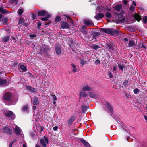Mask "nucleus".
<instances>
[{
  "label": "nucleus",
  "mask_w": 147,
  "mask_h": 147,
  "mask_svg": "<svg viewBox=\"0 0 147 147\" xmlns=\"http://www.w3.org/2000/svg\"><path fill=\"white\" fill-rule=\"evenodd\" d=\"M113 70L114 71H115L116 69V67L115 66H113Z\"/></svg>",
  "instance_id": "obj_51"
},
{
  "label": "nucleus",
  "mask_w": 147,
  "mask_h": 147,
  "mask_svg": "<svg viewBox=\"0 0 147 147\" xmlns=\"http://www.w3.org/2000/svg\"><path fill=\"white\" fill-rule=\"evenodd\" d=\"M7 11L4 9L3 8H0V12L3 14H4L7 12Z\"/></svg>",
  "instance_id": "obj_27"
},
{
  "label": "nucleus",
  "mask_w": 147,
  "mask_h": 147,
  "mask_svg": "<svg viewBox=\"0 0 147 147\" xmlns=\"http://www.w3.org/2000/svg\"><path fill=\"white\" fill-rule=\"evenodd\" d=\"M82 28H85V26H82Z\"/></svg>",
  "instance_id": "obj_63"
},
{
  "label": "nucleus",
  "mask_w": 147,
  "mask_h": 147,
  "mask_svg": "<svg viewBox=\"0 0 147 147\" xmlns=\"http://www.w3.org/2000/svg\"><path fill=\"white\" fill-rule=\"evenodd\" d=\"M39 102L38 100V98L37 97H35L34 98L33 104L34 105H37L39 104Z\"/></svg>",
  "instance_id": "obj_17"
},
{
  "label": "nucleus",
  "mask_w": 147,
  "mask_h": 147,
  "mask_svg": "<svg viewBox=\"0 0 147 147\" xmlns=\"http://www.w3.org/2000/svg\"><path fill=\"white\" fill-rule=\"evenodd\" d=\"M20 68L22 70L21 72H25L27 71L26 66L23 65H19Z\"/></svg>",
  "instance_id": "obj_10"
},
{
  "label": "nucleus",
  "mask_w": 147,
  "mask_h": 147,
  "mask_svg": "<svg viewBox=\"0 0 147 147\" xmlns=\"http://www.w3.org/2000/svg\"><path fill=\"white\" fill-rule=\"evenodd\" d=\"M134 9V7H133V6H131L130 8V9L132 11H133Z\"/></svg>",
  "instance_id": "obj_49"
},
{
  "label": "nucleus",
  "mask_w": 147,
  "mask_h": 147,
  "mask_svg": "<svg viewBox=\"0 0 147 147\" xmlns=\"http://www.w3.org/2000/svg\"><path fill=\"white\" fill-rule=\"evenodd\" d=\"M9 38V37L6 36L4 37L3 39V42H6L8 41Z\"/></svg>",
  "instance_id": "obj_26"
},
{
  "label": "nucleus",
  "mask_w": 147,
  "mask_h": 147,
  "mask_svg": "<svg viewBox=\"0 0 147 147\" xmlns=\"http://www.w3.org/2000/svg\"><path fill=\"white\" fill-rule=\"evenodd\" d=\"M59 128V127L57 126H55L53 128V129L54 131H57Z\"/></svg>",
  "instance_id": "obj_42"
},
{
  "label": "nucleus",
  "mask_w": 147,
  "mask_h": 147,
  "mask_svg": "<svg viewBox=\"0 0 147 147\" xmlns=\"http://www.w3.org/2000/svg\"><path fill=\"white\" fill-rule=\"evenodd\" d=\"M143 21L144 23H146V22L147 21V16H144L143 18Z\"/></svg>",
  "instance_id": "obj_36"
},
{
  "label": "nucleus",
  "mask_w": 147,
  "mask_h": 147,
  "mask_svg": "<svg viewBox=\"0 0 147 147\" xmlns=\"http://www.w3.org/2000/svg\"><path fill=\"white\" fill-rule=\"evenodd\" d=\"M28 105H25L23 107V109L25 112H27L28 110Z\"/></svg>",
  "instance_id": "obj_29"
},
{
  "label": "nucleus",
  "mask_w": 147,
  "mask_h": 147,
  "mask_svg": "<svg viewBox=\"0 0 147 147\" xmlns=\"http://www.w3.org/2000/svg\"><path fill=\"white\" fill-rule=\"evenodd\" d=\"M141 47H143V48H146V47L145 46H144V45H143Z\"/></svg>",
  "instance_id": "obj_60"
},
{
  "label": "nucleus",
  "mask_w": 147,
  "mask_h": 147,
  "mask_svg": "<svg viewBox=\"0 0 147 147\" xmlns=\"http://www.w3.org/2000/svg\"><path fill=\"white\" fill-rule=\"evenodd\" d=\"M113 30L112 29L109 28H103L101 30L102 31L108 34H110L112 35V34H113Z\"/></svg>",
  "instance_id": "obj_3"
},
{
  "label": "nucleus",
  "mask_w": 147,
  "mask_h": 147,
  "mask_svg": "<svg viewBox=\"0 0 147 147\" xmlns=\"http://www.w3.org/2000/svg\"><path fill=\"white\" fill-rule=\"evenodd\" d=\"M11 1H12V2L13 3L14 1H15V0H11Z\"/></svg>",
  "instance_id": "obj_61"
},
{
  "label": "nucleus",
  "mask_w": 147,
  "mask_h": 147,
  "mask_svg": "<svg viewBox=\"0 0 147 147\" xmlns=\"http://www.w3.org/2000/svg\"><path fill=\"white\" fill-rule=\"evenodd\" d=\"M3 131L4 132L8 134H11L12 133V130L9 128L5 127L3 129Z\"/></svg>",
  "instance_id": "obj_5"
},
{
  "label": "nucleus",
  "mask_w": 147,
  "mask_h": 147,
  "mask_svg": "<svg viewBox=\"0 0 147 147\" xmlns=\"http://www.w3.org/2000/svg\"><path fill=\"white\" fill-rule=\"evenodd\" d=\"M128 83L127 81H125L123 82V84L125 86Z\"/></svg>",
  "instance_id": "obj_50"
},
{
  "label": "nucleus",
  "mask_w": 147,
  "mask_h": 147,
  "mask_svg": "<svg viewBox=\"0 0 147 147\" xmlns=\"http://www.w3.org/2000/svg\"><path fill=\"white\" fill-rule=\"evenodd\" d=\"M113 34H112V35L114 36H116L118 35L119 34V32L116 30H113Z\"/></svg>",
  "instance_id": "obj_30"
},
{
  "label": "nucleus",
  "mask_w": 147,
  "mask_h": 147,
  "mask_svg": "<svg viewBox=\"0 0 147 147\" xmlns=\"http://www.w3.org/2000/svg\"><path fill=\"white\" fill-rule=\"evenodd\" d=\"M35 19V15H33V19Z\"/></svg>",
  "instance_id": "obj_58"
},
{
  "label": "nucleus",
  "mask_w": 147,
  "mask_h": 147,
  "mask_svg": "<svg viewBox=\"0 0 147 147\" xmlns=\"http://www.w3.org/2000/svg\"><path fill=\"white\" fill-rule=\"evenodd\" d=\"M12 96V94L9 92H6L4 94L2 97L4 101H9L11 100Z\"/></svg>",
  "instance_id": "obj_1"
},
{
  "label": "nucleus",
  "mask_w": 147,
  "mask_h": 147,
  "mask_svg": "<svg viewBox=\"0 0 147 147\" xmlns=\"http://www.w3.org/2000/svg\"><path fill=\"white\" fill-rule=\"evenodd\" d=\"M2 16L1 14H0V21H1V19L2 18Z\"/></svg>",
  "instance_id": "obj_55"
},
{
  "label": "nucleus",
  "mask_w": 147,
  "mask_h": 147,
  "mask_svg": "<svg viewBox=\"0 0 147 147\" xmlns=\"http://www.w3.org/2000/svg\"><path fill=\"white\" fill-rule=\"evenodd\" d=\"M133 4L135 5V6H136V3L135 2H133Z\"/></svg>",
  "instance_id": "obj_56"
},
{
  "label": "nucleus",
  "mask_w": 147,
  "mask_h": 147,
  "mask_svg": "<svg viewBox=\"0 0 147 147\" xmlns=\"http://www.w3.org/2000/svg\"><path fill=\"white\" fill-rule=\"evenodd\" d=\"M74 120L73 119L71 118L68 120V122L69 123L71 124L73 122Z\"/></svg>",
  "instance_id": "obj_37"
},
{
  "label": "nucleus",
  "mask_w": 147,
  "mask_h": 147,
  "mask_svg": "<svg viewBox=\"0 0 147 147\" xmlns=\"http://www.w3.org/2000/svg\"><path fill=\"white\" fill-rule=\"evenodd\" d=\"M127 97H128V98H129L131 97L130 95H129V96H127Z\"/></svg>",
  "instance_id": "obj_62"
},
{
  "label": "nucleus",
  "mask_w": 147,
  "mask_h": 147,
  "mask_svg": "<svg viewBox=\"0 0 147 147\" xmlns=\"http://www.w3.org/2000/svg\"><path fill=\"white\" fill-rule=\"evenodd\" d=\"M71 65L72 68V72L74 73L76 72V71L77 70V69L76 67V66L73 63L71 64Z\"/></svg>",
  "instance_id": "obj_22"
},
{
  "label": "nucleus",
  "mask_w": 147,
  "mask_h": 147,
  "mask_svg": "<svg viewBox=\"0 0 147 147\" xmlns=\"http://www.w3.org/2000/svg\"><path fill=\"white\" fill-rule=\"evenodd\" d=\"M123 66L122 65H119V67L120 69H121L122 70H123Z\"/></svg>",
  "instance_id": "obj_46"
},
{
  "label": "nucleus",
  "mask_w": 147,
  "mask_h": 147,
  "mask_svg": "<svg viewBox=\"0 0 147 147\" xmlns=\"http://www.w3.org/2000/svg\"><path fill=\"white\" fill-rule=\"evenodd\" d=\"M5 115L7 117L11 116L13 119H14V115L13 112L10 111H7L5 113Z\"/></svg>",
  "instance_id": "obj_6"
},
{
  "label": "nucleus",
  "mask_w": 147,
  "mask_h": 147,
  "mask_svg": "<svg viewBox=\"0 0 147 147\" xmlns=\"http://www.w3.org/2000/svg\"><path fill=\"white\" fill-rule=\"evenodd\" d=\"M29 36L30 38L32 39L36 37V35L35 34H30L29 35Z\"/></svg>",
  "instance_id": "obj_39"
},
{
  "label": "nucleus",
  "mask_w": 147,
  "mask_h": 147,
  "mask_svg": "<svg viewBox=\"0 0 147 147\" xmlns=\"http://www.w3.org/2000/svg\"><path fill=\"white\" fill-rule=\"evenodd\" d=\"M140 90L138 88H136L134 90V94H137L139 92Z\"/></svg>",
  "instance_id": "obj_32"
},
{
  "label": "nucleus",
  "mask_w": 147,
  "mask_h": 147,
  "mask_svg": "<svg viewBox=\"0 0 147 147\" xmlns=\"http://www.w3.org/2000/svg\"><path fill=\"white\" fill-rule=\"evenodd\" d=\"M105 16L107 18H110L111 17V14L109 12H107Z\"/></svg>",
  "instance_id": "obj_34"
},
{
  "label": "nucleus",
  "mask_w": 147,
  "mask_h": 147,
  "mask_svg": "<svg viewBox=\"0 0 147 147\" xmlns=\"http://www.w3.org/2000/svg\"><path fill=\"white\" fill-rule=\"evenodd\" d=\"M24 22V20L22 18H20L19 20V24H21Z\"/></svg>",
  "instance_id": "obj_35"
},
{
  "label": "nucleus",
  "mask_w": 147,
  "mask_h": 147,
  "mask_svg": "<svg viewBox=\"0 0 147 147\" xmlns=\"http://www.w3.org/2000/svg\"><path fill=\"white\" fill-rule=\"evenodd\" d=\"M104 15L103 13H99L94 16V18L97 20L99 19L104 16Z\"/></svg>",
  "instance_id": "obj_19"
},
{
  "label": "nucleus",
  "mask_w": 147,
  "mask_h": 147,
  "mask_svg": "<svg viewBox=\"0 0 147 147\" xmlns=\"http://www.w3.org/2000/svg\"><path fill=\"white\" fill-rule=\"evenodd\" d=\"M23 12V9H19L18 11V13L19 15H21Z\"/></svg>",
  "instance_id": "obj_33"
},
{
  "label": "nucleus",
  "mask_w": 147,
  "mask_h": 147,
  "mask_svg": "<svg viewBox=\"0 0 147 147\" xmlns=\"http://www.w3.org/2000/svg\"><path fill=\"white\" fill-rule=\"evenodd\" d=\"M47 13H48L46 12L45 11L42 10L38 12V16H43L45 15L46 16V14H47Z\"/></svg>",
  "instance_id": "obj_13"
},
{
  "label": "nucleus",
  "mask_w": 147,
  "mask_h": 147,
  "mask_svg": "<svg viewBox=\"0 0 147 147\" xmlns=\"http://www.w3.org/2000/svg\"><path fill=\"white\" fill-rule=\"evenodd\" d=\"M95 63L97 65L99 64L100 63V61L99 60L97 59Z\"/></svg>",
  "instance_id": "obj_43"
},
{
  "label": "nucleus",
  "mask_w": 147,
  "mask_h": 147,
  "mask_svg": "<svg viewBox=\"0 0 147 147\" xmlns=\"http://www.w3.org/2000/svg\"><path fill=\"white\" fill-rule=\"evenodd\" d=\"M40 143L44 147L47 146V144L48 143V140L45 136H44L40 140Z\"/></svg>",
  "instance_id": "obj_2"
},
{
  "label": "nucleus",
  "mask_w": 147,
  "mask_h": 147,
  "mask_svg": "<svg viewBox=\"0 0 147 147\" xmlns=\"http://www.w3.org/2000/svg\"><path fill=\"white\" fill-rule=\"evenodd\" d=\"M107 107L108 109L110 111H111L112 110V107L108 103H107Z\"/></svg>",
  "instance_id": "obj_28"
},
{
  "label": "nucleus",
  "mask_w": 147,
  "mask_h": 147,
  "mask_svg": "<svg viewBox=\"0 0 147 147\" xmlns=\"http://www.w3.org/2000/svg\"><path fill=\"white\" fill-rule=\"evenodd\" d=\"M127 2L126 1H125L124 2V3L125 4H127Z\"/></svg>",
  "instance_id": "obj_64"
},
{
  "label": "nucleus",
  "mask_w": 147,
  "mask_h": 147,
  "mask_svg": "<svg viewBox=\"0 0 147 147\" xmlns=\"http://www.w3.org/2000/svg\"><path fill=\"white\" fill-rule=\"evenodd\" d=\"M55 52L58 55H59L61 54V50L60 46H57L56 47Z\"/></svg>",
  "instance_id": "obj_8"
},
{
  "label": "nucleus",
  "mask_w": 147,
  "mask_h": 147,
  "mask_svg": "<svg viewBox=\"0 0 147 147\" xmlns=\"http://www.w3.org/2000/svg\"><path fill=\"white\" fill-rule=\"evenodd\" d=\"M36 108V107L35 106H33L32 107V109L33 110H35Z\"/></svg>",
  "instance_id": "obj_52"
},
{
  "label": "nucleus",
  "mask_w": 147,
  "mask_h": 147,
  "mask_svg": "<svg viewBox=\"0 0 147 147\" xmlns=\"http://www.w3.org/2000/svg\"><path fill=\"white\" fill-rule=\"evenodd\" d=\"M26 89L27 90H29L32 92H36V90L34 88H32L30 86H28L26 87Z\"/></svg>",
  "instance_id": "obj_16"
},
{
  "label": "nucleus",
  "mask_w": 147,
  "mask_h": 147,
  "mask_svg": "<svg viewBox=\"0 0 147 147\" xmlns=\"http://www.w3.org/2000/svg\"><path fill=\"white\" fill-rule=\"evenodd\" d=\"M93 48L97 50L98 49L99 47L98 46H93Z\"/></svg>",
  "instance_id": "obj_44"
},
{
  "label": "nucleus",
  "mask_w": 147,
  "mask_h": 147,
  "mask_svg": "<svg viewBox=\"0 0 147 147\" xmlns=\"http://www.w3.org/2000/svg\"><path fill=\"white\" fill-rule=\"evenodd\" d=\"M37 25H38V27L37 28L38 29H39L41 25V23H40V22H37Z\"/></svg>",
  "instance_id": "obj_40"
},
{
  "label": "nucleus",
  "mask_w": 147,
  "mask_h": 147,
  "mask_svg": "<svg viewBox=\"0 0 147 147\" xmlns=\"http://www.w3.org/2000/svg\"><path fill=\"white\" fill-rule=\"evenodd\" d=\"M23 147H27L26 144H24L23 145Z\"/></svg>",
  "instance_id": "obj_53"
},
{
  "label": "nucleus",
  "mask_w": 147,
  "mask_h": 147,
  "mask_svg": "<svg viewBox=\"0 0 147 147\" xmlns=\"http://www.w3.org/2000/svg\"><path fill=\"white\" fill-rule=\"evenodd\" d=\"M36 147H40V146L38 145H36Z\"/></svg>",
  "instance_id": "obj_57"
},
{
  "label": "nucleus",
  "mask_w": 147,
  "mask_h": 147,
  "mask_svg": "<svg viewBox=\"0 0 147 147\" xmlns=\"http://www.w3.org/2000/svg\"><path fill=\"white\" fill-rule=\"evenodd\" d=\"M84 23L85 24L88 26H92L93 25V23L92 22L89 20H87L85 21Z\"/></svg>",
  "instance_id": "obj_11"
},
{
  "label": "nucleus",
  "mask_w": 147,
  "mask_h": 147,
  "mask_svg": "<svg viewBox=\"0 0 147 147\" xmlns=\"http://www.w3.org/2000/svg\"><path fill=\"white\" fill-rule=\"evenodd\" d=\"M108 75L109 76L110 78H112V77H113L112 75L110 72H109L108 73Z\"/></svg>",
  "instance_id": "obj_45"
},
{
  "label": "nucleus",
  "mask_w": 147,
  "mask_h": 147,
  "mask_svg": "<svg viewBox=\"0 0 147 147\" xmlns=\"http://www.w3.org/2000/svg\"><path fill=\"white\" fill-rule=\"evenodd\" d=\"M60 17L58 16L55 19V22L59 21L60 20Z\"/></svg>",
  "instance_id": "obj_38"
},
{
  "label": "nucleus",
  "mask_w": 147,
  "mask_h": 147,
  "mask_svg": "<svg viewBox=\"0 0 147 147\" xmlns=\"http://www.w3.org/2000/svg\"><path fill=\"white\" fill-rule=\"evenodd\" d=\"M122 5H117L114 7V9L118 11H120L121 9Z\"/></svg>",
  "instance_id": "obj_23"
},
{
  "label": "nucleus",
  "mask_w": 147,
  "mask_h": 147,
  "mask_svg": "<svg viewBox=\"0 0 147 147\" xmlns=\"http://www.w3.org/2000/svg\"><path fill=\"white\" fill-rule=\"evenodd\" d=\"M51 96L52 97L53 99L55 100L56 101L57 100V98L56 96L55 95H52Z\"/></svg>",
  "instance_id": "obj_41"
},
{
  "label": "nucleus",
  "mask_w": 147,
  "mask_h": 147,
  "mask_svg": "<svg viewBox=\"0 0 147 147\" xmlns=\"http://www.w3.org/2000/svg\"><path fill=\"white\" fill-rule=\"evenodd\" d=\"M144 117L146 122L147 123V115H145L144 116Z\"/></svg>",
  "instance_id": "obj_47"
},
{
  "label": "nucleus",
  "mask_w": 147,
  "mask_h": 147,
  "mask_svg": "<svg viewBox=\"0 0 147 147\" xmlns=\"http://www.w3.org/2000/svg\"><path fill=\"white\" fill-rule=\"evenodd\" d=\"M14 143V142H11L9 144V147H12V145Z\"/></svg>",
  "instance_id": "obj_48"
},
{
  "label": "nucleus",
  "mask_w": 147,
  "mask_h": 147,
  "mask_svg": "<svg viewBox=\"0 0 147 147\" xmlns=\"http://www.w3.org/2000/svg\"><path fill=\"white\" fill-rule=\"evenodd\" d=\"M80 141L86 147H90V145L84 140L81 139Z\"/></svg>",
  "instance_id": "obj_12"
},
{
  "label": "nucleus",
  "mask_w": 147,
  "mask_h": 147,
  "mask_svg": "<svg viewBox=\"0 0 147 147\" xmlns=\"http://www.w3.org/2000/svg\"><path fill=\"white\" fill-rule=\"evenodd\" d=\"M136 44L135 42L132 40H130L129 41V43L128 44L129 46L130 47H133L134 46H135Z\"/></svg>",
  "instance_id": "obj_21"
},
{
  "label": "nucleus",
  "mask_w": 147,
  "mask_h": 147,
  "mask_svg": "<svg viewBox=\"0 0 147 147\" xmlns=\"http://www.w3.org/2000/svg\"><path fill=\"white\" fill-rule=\"evenodd\" d=\"M82 89L84 91H89L93 90V88L90 86L88 85H85L83 86Z\"/></svg>",
  "instance_id": "obj_4"
},
{
  "label": "nucleus",
  "mask_w": 147,
  "mask_h": 147,
  "mask_svg": "<svg viewBox=\"0 0 147 147\" xmlns=\"http://www.w3.org/2000/svg\"><path fill=\"white\" fill-rule=\"evenodd\" d=\"M86 61L84 59H81V60L80 64L83 65L86 63Z\"/></svg>",
  "instance_id": "obj_31"
},
{
  "label": "nucleus",
  "mask_w": 147,
  "mask_h": 147,
  "mask_svg": "<svg viewBox=\"0 0 147 147\" xmlns=\"http://www.w3.org/2000/svg\"><path fill=\"white\" fill-rule=\"evenodd\" d=\"M85 91H83L82 89L79 93V96L80 97L84 98L86 97L87 94L85 92Z\"/></svg>",
  "instance_id": "obj_9"
},
{
  "label": "nucleus",
  "mask_w": 147,
  "mask_h": 147,
  "mask_svg": "<svg viewBox=\"0 0 147 147\" xmlns=\"http://www.w3.org/2000/svg\"><path fill=\"white\" fill-rule=\"evenodd\" d=\"M135 19L137 21H140L141 19V17L139 14L136 13L134 16Z\"/></svg>",
  "instance_id": "obj_20"
},
{
  "label": "nucleus",
  "mask_w": 147,
  "mask_h": 147,
  "mask_svg": "<svg viewBox=\"0 0 147 147\" xmlns=\"http://www.w3.org/2000/svg\"><path fill=\"white\" fill-rule=\"evenodd\" d=\"M56 103V102L55 101H53V104H55Z\"/></svg>",
  "instance_id": "obj_59"
},
{
  "label": "nucleus",
  "mask_w": 147,
  "mask_h": 147,
  "mask_svg": "<svg viewBox=\"0 0 147 147\" xmlns=\"http://www.w3.org/2000/svg\"><path fill=\"white\" fill-rule=\"evenodd\" d=\"M8 20V19L6 17L3 18V19L1 20V21L2 22V23L3 24H6V22H7Z\"/></svg>",
  "instance_id": "obj_25"
},
{
  "label": "nucleus",
  "mask_w": 147,
  "mask_h": 147,
  "mask_svg": "<svg viewBox=\"0 0 147 147\" xmlns=\"http://www.w3.org/2000/svg\"><path fill=\"white\" fill-rule=\"evenodd\" d=\"M46 17H45L42 18L41 20L43 21H45L48 20V18L51 16V15L48 13L46 14Z\"/></svg>",
  "instance_id": "obj_18"
},
{
  "label": "nucleus",
  "mask_w": 147,
  "mask_h": 147,
  "mask_svg": "<svg viewBox=\"0 0 147 147\" xmlns=\"http://www.w3.org/2000/svg\"><path fill=\"white\" fill-rule=\"evenodd\" d=\"M124 40L125 41H127L128 40L127 39V38H125L124 39Z\"/></svg>",
  "instance_id": "obj_54"
},
{
  "label": "nucleus",
  "mask_w": 147,
  "mask_h": 147,
  "mask_svg": "<svg viewBox=\"0 0 147 147\" xmlns=\"http://www.w3.org/2000/svg\"><path fill=\"white\" fill-rule=\"evenodd\" d=\"M15 132L17 134H19L20 133L21 129L17 126H16L15 128Z\"/></svg>",
  "instance_id": "obj_14"
},
{
  "label": "nucleus",
  "mask_w": 147,
  "mask_h": 147,
  "mask_svg": "<svg viewBox=\"0 0 147 147\" xmlns=\"http://www.w3.org/2000/svg\"><path fill=\"white\" fill-rule=\"evenodd\" d=\"M61 23V27L62 28L64 29L68 27V24L67 22H63Z\"/></svg>",
  "instance_id": "obj_15"
},
{
  "label": "nucleus",
  "mask_w": 147,
  "mask_h": 147,
  "mask_svg": "<svg viewBox=\"0 0 147 147\" xmlns=\"http://www.w3.org/2000/svg\"><path fill=\"white\" fill-rule=\"evenodd\" d=\"M6 82V80L3 79H0V86L4 85Z\"/></svg>",
  "instance_id": "obj_24"
},
{
  "label": "nucleus",
  "mask_w": 147,
  "mask_h": 147,
  "mask_svg": "<svg viewBox=\"0 0 147 147\" xmlns=\"http://www.w3.org/2000/svg\"><path fill=\"white\" fill-rule=\"evenodd\" d=\"M89 96L92 98L97 99L98 98V96L96 94H94L93 93L90 92L88 93Z\"/></svg>",
  "instance_id": "obj_7"
}]
</instances>
